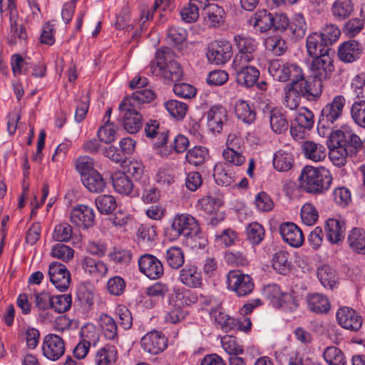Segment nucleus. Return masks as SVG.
<instances>
[{
	"label": "nucleus",
	"mask_w": 365,
	"mask_h": 365,
	"mask_svg": "<svg viewBox=\"0 0 365 365\" xmlns=\"http://www.w3.org/2000/svg\"><path fill=\"white\" fill-rule=\"evenodd\" d=\"M327 146L330 160L335 165L341 167L348 158H355L359 155L363 149V141L351 130H336L329 134Z\"/></svg>",
	"instance_id": "obj_1"
},
{
	"label": "nucleus",
	"mask_w": 365,
	"mask_h": 365,
	"mask_svg": "<svg viewBox=\"0 0 365 365\" xmlns=\"http://www.w3.org/2000/svg\"><path fill=\"white\" fill-rule=\"evenodd\" d=\"M150 70L155 76H160L172 81L181 79L183 71L175 60L174 51L168 47H162L155 53V59L150 62Z\"/></svg>",
	"instance_id": "obj_2"
},
{
	"label": "nucleus",
	"mask_w": 365,
	"mask_h": 365,
	"mask_svg": "<svg viewBox=\"0 0 365 365\" xmlns=\"http://www.w3.org/2000/svg\"><path fill=\"white\" fill-rule=\"evenodd\" d=\"M302 187L307 192L322 194L327 191L332 182L330 171L324 168L305 166L299 178Z\"/></svg>",
	"instance_id": "obj_3"
},
{
	"label": "nucleus",
	"mask_w": 365,
	"mask_h": 365,
	"mask_svg": "<svg viewBox=\"0 0 365 365\" xmlns=\"http://www.w3.org/2000/svg\"><path fill=\"white\" fill-rule=\"evenodd\" d=\"M171 230L175 232V237L183 236L187 240L193 241L192 246L200 248L204 247L206 244L199 224L196 219L187 213L177 214L171 225Z\"/></svg>",
	"instance_id": "obj_4"
},
{
	"label": "nucleus",
	"mask_w": 365,
	"mask_h": 365,
	"mask_svg": "<svg viewBox=\"0 0 365 365\" xmlns=\"http://www.w3.org/2000/svg\"><path fill=\"white\" fill-rule=\"evenodd\" d=\"M346 99L343 95L335 96L331 101L327 103L322 109L319 116L318 130L329 128L333 130L341 120Z\"/></svg>",
	"instance_id": "obj_5"
},
{
	"label": "nucleus",
	"mask_w": 365,
	"mask_h": 365,
	"mask_svg": "<svg viewBox=\"0 0 365 365\" xmlns=\"http://www.w3.org/2000/svg\"><path fill=\"white\" fill-rule=\"evenodd\" d=\"M268 71L269 74L276 80L282 82L301 78L302 76V68L295 63H282L279 60H272L269 62Z\"/></svg>",
	"instance_id": "obj_6"
},
{
	"label": "nucleus",
	"mask_w": 365,
	"mask_h": 365,
	"mask_svg": "<svg viewBox=\"0 0 365 365\" xmlns=\"http://www.w3.org/2000/svg\"><path fill=\"white\" fill-rule=\"evenodd\" d=\"M234 41L238 51L233 60L235 64L250 63L255 59L257 43L254 38L240 34L235 36Z\"/></svg>",
	"instance_id": "obj_7"
},
{
	"label": "nucleus",
	"mask_w": 365,
	"mask_h": 365,
	"mask_svg": "<svg viewBox=\"0 0 365 365\" xmlns=\"http://www.w3.org/2000/svg\"><path fill=\"white\" fill-rule=\"evenodd\" d=\"M206 55L210 63L223 65L232 56V45L227 41H215L209 44Z\"/></svg>",
	"instance_id": "obj_8"
},
{
	"label": "nucleus",
	"mask_w": 365,
	"mask_h": 365,
	"mask_svg": "<svg viewBox=\"0 0 365 365\" xmlns=\"http://www.w3.org/2000/svg\"><path fill=\"white\" fill-rule=\"evenodd\" d=\"M333 53H324L313 58L310 66L312 76L314 80L326 81L331 78L334 71Z\"/></svg>",
	"instance_id": "obj_9"
},
{
	"label": "nucleus",
	"mask_w": 365,
	"mask_h": 365,
	"mask_svg": "<svg viewBox=\"0 0 365 365\" xmlns=\"http://www.w3.org/2000/svg\"><path fill=\"white\" fill-rule=\"evenodd\" d=\"M119 111L120 116L123 118L124 129L131 134L138 132L143 125V117L140 110L126 106L121 102L119 105Z\"/></svg>",
	"instance_id": "obj_10"
},
{
	"label": "nucleus",
	"mask_w": 365,
	"mask_h": 365,
	"mask_svg": "<svg viewBox=\"0 0 365 365\" xmlns=\"http://www.w3.org/2000/svg\"><path fill=\"white\" fill-rule=\"evenodd\" d=\"M70 221L79 228L91 227L95 222L94 210L85 205H77L71 212Z\"/></svg>",
	"instance_id": "obj_11"
},
{
	"label": "nucleus",
	"mask_w": 365,
	"mask_h": 365,
	"mask_svg": "<svg viewBox=\"0 0 365 365\" xmlns=\"http://www.w3.org/2000/svg\"><path fill=\"white\" fill-rule=\"evenodd\" d=\"M248 63H242L240 65L232 62V67L236 71L237 83L245 88L252 87L259 77V71L255 66H247Z\"/></svg>",
	"instance_id": "obj_12"
},
{
	"label": "nucleus",
	"mask_w": 365,
	"mask_h": 365,
	"mask_svg": "<svg viewBox=\"0 0 365 365\" xmlns=\"http://www.w3.org/2000/svg\"><path fill=\"white\" fill-rule=\"evenodd\" d=\"M42 351L45 357L52 361H56L65 352L64 341L56 334H48L43 339Z\"/></svg>",
	"instance_id": "obj_13"
},
{
	"label": "nucleus",
	"mask_w": 365,
	"mask_h": 365,
	"mask_svg": "<svg viewBox=\"0 0 365 365\" xmlns=\"http://www.w3.org/2000/svg\"><path fill=\"white\" fill-rule=\"evenodd\" d=\"M140 344L145 351L155 355L167 347L168 339L160 331L155 330L148 332L141 339Z\"/></svg>",
	"instance_id": "obj_14"
},
{
	"label": "nucleus",
	"mask_w": 365,
	"mask_h": 365,
	"mask_svg": "<svg viewBox=\"0 0 365 365\" xmlns=\"http://www.w3.org/2000/svg\"><path fill=\"white\" fill-rule=\"evenodd\" d=\"M227 284L238 297L250 294L255 287L250 275H227Z\"/></svg>",
	"instance_id": "obj_15"
},
{
	"label": "nucleus",
	"mask_w": 365,
	"mask_h": 365,
	"mask_svg": "<svg viewBox=\"0 0 365 365\" xmlns=\"http://www.w3.org/2000/svg\"><path fill=\"white\" fill-rule=\"evenodd\" d=\"M336 319L343 328L354 331H358L362 325L361 317L354 309L347 307L337 311Z\"/></svg>",
	"instance_id": "obj_16"
},
{
	"label": "nucleus",
	"mask_w": 365,
	"mask_h": 365,
	"mask_svg": "<svg viewBox=\"0 0 365 365\" xmlns=\"http://www.w3.org/2000/svg\"><path fill=\"white\" fill-rule=\"evenodd\" d=\"M227 122V110L220 106H212L207 113V125L213 133H220Z\"/></svg>",
	"instance_id": "obj_17"
},
{
	"label": "nucleus",
	"mask_w": 365,
	"mask_h": 365,
	"mask_svg": "<svg viewBox=\"0 0 365 365\" xmlns=\"http://www.w3.org/2000/svg\"><path fill=\"white\" fill-rule=\"evenodd\" d=\"M279 232L284 241L292 247H299L304 242L302 230L292 222L282 223Z\"/></svg>",
	"instance_id": "obj_18"
},
{
	"label": "nucleus",
	"mask_w": 365,
	"mask_h": 365,
	"mask_svg": "<svg viewBox=\"0 0 365 365\" xmlns=\"http://www.w3.org/2000/svg\"><path fill=\"white\" fill-rule=\"evenodd\" d=\"M306 48L309 56L314 58L324 53H333L318 32L310 34L306 39Z\"/></svg>",
	"instance_id": "obj_19"
},
{
	"label": "nucleus",
	"mask_w": 365,
	"mask_h": 365,
	"mask_svg": "<svg viewBox=\"0 0 365 365\" xmlns=\"http://www.w3.org/2000/svg\"><path fill=\"white\" fill-rule=\"evenodd\" d=\"M273 14L266 9L257 11L247 21V24L252 26L256 31L264 33L272 28Z\"/></svg>",
	"instance_id": "obj_20"
},
{
	"label": "nucleus",
	"mask_w": 365,
	"mask_h": 365,
	"mask_svg": "<svg viewBox=\"0 0 365 365\" xmlns=\"http://www.w3.org/2000/svg\"><path fill=\"white\" fill-rule=\"evenodd\" d=\"M324 230L327 240L331 244H338L344 239L346 224L344 221L329 218L326 222Z\"/></svg>",
	"instance_id": "obj_21"
},
{
	"label": "nucleus",
	"mask_w": 365,
	"mask_h": 365,
	"mask_svg": "<svg viewBox=\"0 0 365 365\" xmlns=\"http://www.w3.org/2000/svg\"><path fill=\"white\" fill-rule=\"evenodd\" d=\"M362 50L359 43L354 40L345 41L338 49L339 58L345 63H352L360 58Z\"/></svg>",
	"instance_id": "obj_22"
},
{
	"label": "nucleus",
	"mask_w": 365,
	"mask_h": 365,
	"mask_svg": "<svg viewBox=\"0 0 365 365\" xmlns=\"http://www.w3.org/2000/svg\"><path fill=\"white\" fill-rule=\"evenodd\" d=\"M154 98L155 93L153 91L142 88L136 90L131 96L125 97L121 102L126 106L141 110L143 104L148 103Z\"/></svg>",
	"instance_id": "obj_23"
},
{
	"label": "nucleus",
	"mask_w": 365,
	"mask_h": 365,
	"mask_svg": "<svg viewBox=\"0 0 365 365\" xmlns=\"http://www.w3.org/2000/svg\"><path fill=\"white\" fill-rule=\"evenodd\" d=\"M269 120L272 130L276 134H283L289 129L287 115L278 108H274L269 111Z\"/></svg>",
	"instance_id": "obj_24"
},
{
	"label": "nucleus",
	"mask_w": 365,
	"mask_h": 365,
	"mask_svg": "<svg viewBox=\"0 0 365 365\" xmlns=\"http://www.w3.org/2000/svg\"><path fill=\"white\" fill-rule=\"evenodd\" d=\"M205 24L213 28H217L222 25L225 11L223 9L216 4H208L202 11Z\"/></svg>",
	"instance_id": "obj_25"
},
{
	"label": "nucleus",
	"mask_w": 365,
	"mask_h": 365,
	"mask_svg": "<svg viewBox=\"0 0 365 365\" xmlns=\"http://www.w3.org/2000/svg\"><path fill=\"white\" fill-rule=\"evenodd\" d=\"M139 270L143 274H163L162 262L154 255L145 254L138 259Z\"/></svg>",
	"instance_id": "obj_26"
},
{
	"label": "nucleus",
	"mask_w": 365,
	"mask_h": 365,
	"mask_svg": "<svg viewBox=\"0 0 365 365\" xmlns=\"http://www.w3.org/2000/svg\"><path fill=\"white\" fill-rule=\"evenodd\" d=\"M7 6L6 9L9 11V21L11 29L10 31L13 35L16 36L19 40H25L27 38V34L25 28L21 25L18 27L17 18L18 11L14 2V0H6Z\"/></svg>",
	"instance_id": "obj_27"
},
{
	"label": "nucleus",
	"mask_w": 365,
	"mask_h": 365,
	"mask_svg": "<svg viewBox=\"0 0 365 365\" xmlns=\"http://www.w3.org/2000/svg\"><path fill=\"white\" fill-rule=\"evenodd\" d=\"M265 49L275 56H281L287 50L286 41L279 35L268 36L264 41Z\"/></svg>",
	"instance_id": "obj_28"
},
{
	"label": "nucleus",
	"mask_w": 365,
	"mask_h": 365,
	"mask_svg": "<svg viewBox=\"0 0 365 365\" xmlns=\"http://www.w3.org/2000/svg\"><path fill=\"white\" fill-rule=\"evenodd\" d=\"M111 179L113 188L117 192L125 195L130 194L134 185L125 173L122 172L114 173L111 175Z\"/></svg>",
	"instance_id": "obj_29"
},
{
	"label": "nucleus",
	"mask_w": 365,
	"mask_h": 365,
	"mask_svg": "<svg viewBox=\"0 0 365 365\" xmlns=\"http://www.w3.org/2000/svg\"><path fill=\"white\" fill-rule=\"evenodd\" d=\"M302 147L305 157L314 162L321 161L326 157V148L322 144L306 140Z\"/></svg>",
	"instance_id": "obj_30"
},
{
	"label": "nucleus",
	"mask_w": 365,
	"mask_h": 365,
	"mask_svg": "<svg viewBox=\"0 0 365 365\" xmlns=\"http://www.w3.org/2000/svg\"><path fill=\"white\" fill-rule=\"evenodd\" d=\"M137 235L139 243L147 247H152L157 236L156 227L143 224L139 227Z\"/></svg>",
	"instance_id": "obj_31"
},
{
	"label": "nucleus",
	"mask_w": 365,
	"mask_h": 365,
	"mask_svg": "<svg viewBox=\"0 0 365 365\" xmlns=\"http://www.w3.org/2000/svg\"><path fill=\"white\" fill-rule=\"evenodd\" d=\"M294 158L291 153L279 150L274 154L273 158V166L279 172L289 170L293 165Z\"/></svg>",
	"instance_id": "obj_32"
},
{
	"label": "nucleus",
	"mask_w": 365,
	"mask_h": 365,
	"mask_svg": "<svg viewBox=\"0 0 365 365\" xmlns=\"http://www.w3.org/2000/svg\"><path fill=\"white\" fill-rule=\"evenodd\" d=\"M308 307L315 313H326L330 309V303L327 297L321 294H313L308 297Z\"/></svg>",
	"instance_id": "obj_33"
},
{
	"label": "nucleus",
	"mask_w": 365,
	"mask_h": 365,
	"mask_svg": "<svg viewBox=\"0 0 365 365\" xmlns=\"http://www.w3.org/2000/svg\"><path fill=\"white\" fill-rule=\"evenodd\" d=\"M354 11V4L351 0H336L331 6L333 16L344 20L348 18Z\"/></svg>",
	"instance_id": "obj_34"
},
{
	"label": "nucleus",
	"mask_w": 365,
	"mask_h": 365,
	"mask_svg": "<svg viewBox=\"0 0 365 365\" xmlns=\"http://www.w3.org/2000/svg\"><path fill=\"white\" fill-rule=\"evenodd\" d=\"M235 114L238 119L247 124H251L256 118L255 109L245 101L236 102Z\"/></svg>",
	"instance_id": "obj_35"
},
{
	"label": "nucleus",
	"mask_w": 365,
	"mask_h": 365,
	"mask_svg": "<svg viewBox=\"0 0 365 365\" xmlns=\"http://www.w3.org/2000/svg\"><path fill=\"white\" fill-rule=\"evenodd\" d=\"M215 182L221 186H229L232 182L233 173L225 164H217L213 170Z\"/></svg>",
	"instance_id": "obj_36"
},
{
	"label": "nucleus",
	"mask_w": 365,
	"mask_h": 365,
	"mask_svg": "<svg viewBox=\"0 0 365 365\" xmlns=\"http://www.w3.org/2000/svg\"><path fill=\"white\" fill-rule=\"evenodd\" d=\"M81 181L83 185L91 192H103L106 187V182L98 171L93 172L86 177H83Z\"/></svg>",
	"instance_id": "obj_37"
},
{
	"label": "nucleus",
	"mask_w": 365,
	"mask_h": 365,
	"mask_svg": "<svg viewBox=\"0 0 365 365\" xmlns=\"http://www.w3.org/2000/svg\"><path fill=\"white\" fill-rule=\"evenodd\" d=\"M349 246L358 253L365 254V232L362 229L354 228L348 237Z\"/></svg>",
	"instance_id": "obj_38"
},
{
	"label": "nucleus",
	"mask_w": 365,
	"mask_h": 365,
	"mask_svg": "<svg viewBox=\"0 0 365 365\" xmlns=\"http://www.w3.org/2000/svg\"><path fill=\"white\" fill-rule=\"evenodd\" d=\"M207 158L208 150L202 146H195L190 149L185 155L186 160L195 166L202 165Z\"/></svg>",
	"instance_id": "obj_39"
},
{
	"label": "nucleus",
	"mask_w": 365,
	"mask_h": 365,
	"mask_svg": "<svg viewBox=\"0 0 365 365\" xmlns=\"http://www.w3.org/2000/svg\"><path fill=\"white\" fill-rule=\"evenodd\" d=\"M293 38L299 39L302 38L307 31V24L302 14H297L291 22L289 23L287 29Z\"/></svg>",
	"instance_id": "obj_40"
},
{
	"label": "nucleus",
	"mask_w": 365,
	"mask_h": 365,
	"mask_svg": "<svg viewBox=\"0 0 365 365\" xmlns=\"http://www.w3.org/2000/svg\"><path fill=\"white\" fill-rule=\"evenodd\" d=\"M96 205L101 214L108 215L117 207L115 198L110 195H101L96 198Z\"/></svg>",
	"instance_id": "obj_41"
},
{
	"label": "nucleus",
	"mask_w": 365,
	"mask_h": 365,
	"mask_svg": "<svg viewBox=\"0 0 365 365\" xmlns=\"http://www.w3.org/2000/svg\"><path fill=\"white\" fill-rule=\"evenodd\" d=\"M82 267L85 272L89 274H106L108 267L101 260L96 259L90 257H85L82 261Z\"/></svg>",
	"instance_id": "obj_42"
},
{
	"label": "nucleus",
	"mask_w": 365,
	"mask_h": 365,
	"mask_svg": "<svg viewBox=\"0 0 365 365\" xmlns=\"http://www.w3.org/2000/svg\"><path fill=\"white\" fill-rule=\"evenodd\" d=\"M100 325L106 338L113 340L117 336V324L111 317L102 314L100 317Z\"/></svg>",
	"instance_id": "obj_43"
},
{
	"label": "nucleus",
	"mask_w": 365,
	"mask_h": 365,
	"mask_svg": "<svg viewBox=\"0 0 365 365\" xmlns=\"http://www.w3.org/2000/svg\"><path fill=\"white\" fill-rule=\"evenodd\" d=\"M117 359V351L115 346L106 345L101 349L96 356L97 365H109Z\"/></svg>",
	"instance_id": "obj_44"
},
{
	"label": "nucleus",
	"mask_w": 365,
	"mask_h": 365,
	"mask_svg": "<svg viewBox=\"0 0 365 365\" xmlns=\"http://www.w3.org/2000/svg\"><path fill=\"white\" fill-rule=\"evenodd\" d=\"M324 358L329 365H345L343 352L335 346H329L324 351Z\"/></svg>",
	"instance_id": "obj_45"
},
{
	"label": "nucleus",
	"mask_w": 365,
	"mask_h": 365,
	"mask_svg": "<svg viewBox=\"0 0 365 365\" xmlns=\"http://www.w3.org/2000/svg\"><path fill=\"white\" fill-rule=\"evenodd\" d=\"M165 107L170 115L179 120H182L185 117L187 110V104L177 100L166 101Z\"/></svg>",
	"instance_id": "obj_46"
},
{
	"label": "nucleus",
	"mask_w": 365,
	"mask_h": 365,
	"mask_svg": "<svg viewBox=\"0 0 365 365\" xmlns=\"http://www.w3.org/2000/svg\"><path fill=\"white\" fill-rule=\"evenodd\" d=\"M289 254L284 251H279L274 254L272 259V267L279 274L289 270L288 262Z\"/></svg>",
	"instance_id": "obj_47"
},
{
	"label": "nucleus",
	"mask_w": 365,
	"mask_h": 365,
	"mask_svg": "<svg viewBox=\"0 0 365 365\" xmlns=\"http://www.w3.org/2000/svg\"><path fill=\"white\" fill-rule=\"evenodd\" d=\"M319 34L321 35L323 41L330 48L339 38L341 31L336 25L329 24L324 26Z\"/></svg>",
	"instance_id": "obj_48"
},
{
	"label": "nucleus",
	"mask_w": 365,
	"mask_h": 365,
	"mask_svg": "<svg viewBox=\"0 0 365 365\" xmlns=\"http://www.w3.org/2000/svg\"><path fill=\"white\" fill-rule=\"evenodd\" d=\"M75 166L76 169L81 176V180L83 177H86L87 175L93 173V172L96 171L94 169L93 159L88 156L79 157L76 160Z\"/></svg>",
	"instance_id": "obj_49"
},
{
	"label": "nucleus",
	"mask_w": 365,
	"mask_h": 365,
	"mask_svg": "<svg viewBox=\"0 0 365 365\" xmlns=\"http://www.w3.org/2000/svg\"><path fill=\"white\" fill-rule=\"evenodd\" d=\"M72 304L70 294H61L52 297L51 309L58 313H63L68 311Z\"/></svg>",
	"instance_id": "obj_50"
},
{
	"label": "nucleus",
	"mask_w": 365,
	"mask_h": 365,
	"mask_svg": "<svg viewBox=\"0 0 365 365\" xmlns=\"http://www.w3.org/2000/svg\"><path fill=\"white\" fill-rule=\"evenodd\" d=\"M73 236V229L71 226L62 222L56 225L53 233V239L57 242H68Z\"/></svg>",
	"instance_id": "obj_51"
},
{
	"label": "nucleus",
	"mask_w": 365,
	"mask_h": 365,
	"mask_svg": "<svg viewBox=\"0 0 365 365\" xmlns=\"http://www.w3.org/2000/svg\"><path fill=\"white\" fill-rule=\"evenodd\" d=\"M294 122L299 125V128L309 130L313 128L314 123V114L307 108H304L296 115Z\"/></svg>",
	"instance_id": "obj_52"
},
{
	"label": "nucleus",
	"mask_w": 365,
	"mask_h": 365,
	"mask_svg": "<svg viewBox=\"0 0 365 365\" xmlns=\"http://www.w3.org/2000/svg\"><path fill=\"white\" fill-rule=\"evenodd\" d=\"M222 346L224 350L230 355V356L243 353L242 346L238 344L236 337L233 336L227 335L223 336L222 339Z\"/></svg>",
	"instance_id": "obj_53"
},
{
	"label": "nucleus",
	"mask_w": 365,
	"mask_h": 365,
	"mask_svg": "<svg viewBox=\"0 0 365 365\" xmlns=\"http://www.w3.org/2000/svg\"><path fill=\"white\" fill-rule=\"evenodd\" d=\"M187 293L182 292L179 289L175 290L170 297V304L173 307L182 308L184 306H189L195 302V297H190Z\"/></svg>",
	"instance_id": "obj_54"
},
{
	"label": "nucleus",
	"mask_w": 365,
	"mask_h": 365,
	"mask_svg": "<svg viewBox=\"0 0 365 365\" xmlns=\"http://www.w3.org/2000/svg\"><path fill=\"white\" fill-rule=\"evenodd\" d=\"M319 213L312 203L304 204L301 209V218L304 224L310 226L318 220Z\"/></svg>",
	"instance_id": "obj_55"
},
{
	"label": "nucleus",
	"mask_w": 365,
	"mask_h": 365,
	"mask_svg": "<svg viewBox=\"0 0 365 365\" xmlns=\"http://www.w3.org/2000/svg\"><path fill=\"white\" fill-rule=\"evenodd\" d=\"M166 256L168 264L173 269L180 267L184 263L183 252L179 247H170L168 250Z\"/></svg>",
	"instance_id": "obj_56"
},
{
	"label": "nucleus",
	"mask_w": 365,
	"mask_h": 365,
	"mask_svg": "<svg viewBox=\"0 0 365 365\" xmlns=\"http://www.w3.org/2000/svg\"><path fill=\"white\" fill-rule=\"evenodd\" d=\"M187 37V31L185 29L178 27H170L168 31L166 36L167 42L173 46L182 43Z\"/></svg>",
	"instance_id": "obj_57"
},
{
	"label": "nucleus",
	"mask_w": 365,
	"mask_h": 365,
	"mask_svg": "<svg viewBox=\"0 0 365 365\" xmlns=\"http://www.w3.org/2000/svg\"><path fill=\"white\" fill-rule=\"evenodd\" d=\"M246 234L252 244H259L263 239L264 230L260 224L252 222L247 227Z\"/></svg>",
	"instance_id": "obj_58"
},
{
	"label": "nucleus",
	"mask_w": 365,
	"mask_h": 365,
	"mask_svg": "<svg viewBox=\"0 0 365 365\" xmlns=\"http://www.w3.org/2000/svg\"><path fill=\"white\" fill-rule=\"evenodd\" d=\"M351 116L356 125L365 128V103L354 102L351 107Z\"/></svg>",
	"instance_id": "obj_59"
},
{
	"label": "nucleus",
	"mask_w": 365,
	"mask_h": 365,
	"mask_svg": "<svg viewBox=\"0 0 365 365\" xmlns=\"http://www.w3.org/2000/svg\"><path fill=\"white\" fill-rule=\"evenodd\" d=\"M73 254L74 251L71 247L59 243L52 247L51 252L52 257L64 261H68L73 258Z\"/></svg>",
	"instance_id": "obj_60"
},
{
	"label": "nucleus",
	"mask_w": 365,
	"mask_h": 365,
	"mask_svg": "<svg viewBox=\"0 0 365 365\" xmlns=\"http://www.w3.org/2000/svg\"><path fill=\"white\" fill-rule=\"evenodd\" d=\"M309 82L305 80L304 73L302 76L297 79H294L292 82L287 84V88H289L299 96L304 97L306 98Z\"/></svg>",
	"instance_id": "obj_61"
},
{
	"label": "nucleus",
	"mask_w": 365,
	"mask_h": 365,
	"mask_svg": "<svg viewBox=\"0 0 365 365\" xmlns=\"http://www.w3.org/2000/svg\"><path fill=\"white\" fill-rule=\"evenodd\" d=\"M194 1L190 0L188 5L180 11L181 18L186 23L195 22L199 17V8Z\"/></svg>",
	"instance_id": "obj_62"
},
{
	"label": "nucleus",
	"mask_w": 365,
	"mask_h": 365,
	"mask_svg": "<svg viewBox=\"0 0 365 365\" xmlns=\"http://www.w3.org/2000/svg\"><path fill=\"white\" fill-rule=\"evenodd\" d=\"M225 262L232 266L245 267L249 264V261L244 253L237 252H227L225 255Z\"/></svg>",
	"instance_id": "obj_63"
},
{
	"label": "nucleus",
	"mask_w": 365,
	"mask_h": 365,
	"mask_svg": "<svg viewBox=\"0 0 365 365\" xmlns=\"http://www.w3.org/2000/svg\"><path fill=\"white\" fill-rule=\"evenodd\" d=\"M257 209L262 212L270 211L274 207L271 197L265 192H259L255 200Z\"/></svg>",
	"instance_id": "obj_64"
}]
</instances>
